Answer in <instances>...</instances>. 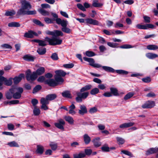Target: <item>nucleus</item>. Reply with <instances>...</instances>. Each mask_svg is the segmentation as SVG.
<instances>
[{"instance_id": "f257e3e1", "label": "nucleus", "mask_w": 158, "mask_h": 158, "mask_svg": "<svg viewBox=\"0 0 158 158\" xmlns=\"http://www.w3.org/2000/svg\"><path fill=\"white\" fill-rule=\"evenodd\" d=\"M31 8V6L28 2L24 0L21 2V8L17 11V15H33L36 14L35 10H29Z\"/></svg>"}, {"instance_id": "f03ea898", "label": "nucleus", "mask_w": 158, "mask_h": 158, "mask_svg": "<svg viewBox=\"0 0 158 158\" xmlns=\"http://www.w3.org/2000/svg\"><path fill=\"white\" fill-rule=\"evenodd\" d=\"M46 33L47 34L52 36V38H50L47 36L45 38V41L48 43L49 45L55 46L60 45L61 44L62 42V40L59 39L58 37L54 36V31H47Z\"/></svg>"}, {"instance_id": "7ed1b4c3", "label": "nucleus", "mask_w": 158, "mask_h": 158, "mask_svg": "<svg viewBox=\"0 0 158 158\" xmlns=\"http://www.w3.org/2000/svg\"><path fill=\"white\" fill-rule=\"evenodd\" d=\"M56 23L58 25H60L62 27L61 30L63 32L69 34L71 30L69 28L67 27L68 22L66 20H62L60 19H58L56 20Z\"/></svg>"}, {"instance_id": "20e7f679", "label": "nucleus", "mask_w": 158, "mask_h": 158, "mask_svg": "<svg viewBox=\"0 0 158 158\" xmlns=\"http://www.w3.org/2000/svg\"><path fill=\"white\" fill-rule=\"evenodd\" d=\"M55 73H56L54 76L55 79L57 81L63 83L64 80L62 77H64L67 73L62 70H56L55 71Z\"/></svg>"}, {"instance_id": "39448f33", "label": "nucleus", "mask_w": 158, "mask_h": 158, "mask_svg": "<svg viewBox=\"0 0 158 158\" xmlns=\"http://www.w3.org/2000/svg\"><path fill=\"white\" fill-rule=\"evenodd\" d=\"M14 92L13 94V97L15 99H19L21 97V94L23 92V89L21 87L14 88Z\"/></svg>"}, {"instance_id": "423d86ee", "label": "nucleus", "mask_w": 158, "mask_h": 158, "mask_svg": "<svg viewBox=\"0 0 158 158\" xmlns=\"http://www.w3.org/2000/svg\"><path fill=\"white\" fill-rule=\"evenodd\" d=\"M83 59L85 61L89 62V65L94 67L101 68L102 67L101 65L98 63H94V60L93 58L84 57Z\"/></svg>"}, {"instance_id": "0eeeda50", "label": "nucleus", "mask_w": 158, "mask_h": 158, "mask_svg": "<svg viewBox=\"0 0 158 158\" xmlns=\"http://www.w3.org/2000/svg\"><path fill=\"white\" fill-rule=\"evenodd\" d=\"M45 82L46 84L50 86H56L62 83L60 81H57L55 79H53L47 80L45 81Z\"/></svg>"}, {"instance_id": "6e6552de", "label": "nucleus", "mask_w": 158, "mask_h": 158, "mask_svg": "<svg viewBox=\"0 0 158 158\" xmlns=\"http://www.w3.org/2000/svg\"><path fill=\"white\" fill-rule=\"evenodd\" d=\"M65 124V122L61 118L58 119L57 122L54 123V125L56 127L62 130H64V126Z\"/></svg>"}, {"instance_id": "1a4fd4ad", "label": "nucleus", "mask_w": 158, "mask_h": 158, "mask_svg": "<svg viewBox=\"0 0 158 158\" xmlns=\"http://www.w3.org/2000/svg\"><path fill=\"white\" fill-rule=\"evenodd\" d=\"M28 71H29V73H27L26 76L27 80L28 81L30 80L33 81L35 80L37 77L35 72H33L32 74H31L29 70Z\"/></svg>"}, {"instance_id": "9d476101", "label": "nucleus", "mask_w": 158, "mask_h": 158, "mask_svg": "<svg viewBox=\"0 0 158 158\" xmlns=\"http://www.w3.org/2000/svg\"><path fill=\"white\" fill-rule=\"evenodd\" d=\"M155 105V102L153 101H148L142 105V107L143 109L152 108Z\"/></svg>"}, {"instance_id": "9b49d317", "label": "nucleus", "mask_w": 158, "mask_h": 158, "mask_svg": "<svg viewBox=\"0 0 158 158\" xmlns=\"http://www.w3.org/2000/svg\"><path fill=\"white\" fill-rule=\"evenodd\" d=\"M34 36H38V34L35 32L31 30L27 32H26L24 35V37L30 38H33Z\"/></svg>"}, {"instance_id": "f8f14e48", "label": "nucleus", "mask_w": 158, "mask_h": 158, "mask_svg": "<svg viewBox=\"0 0 158 158\" xmlns=\"http://www.w3.org/2000/svg\"><path fill=\"white\" fill-rule=\"evenodd\" d=\"M87 113V110L85 106L84 105H80V109L78 111V113L81 115H83Z\"/></svg>"}, {"instance_id": "ddd939ff", "label": "nucleus", "mask_w": 158, "mask_h": 158, "mask_svg": "<svg viewBox=\"0 0 158 158\" xmlns=\"http://www.w3.org/2000/svg\"><path fill=\"white\" fill-rule=\"evenodd\" d=\"M158 152V148H151L148 149L146 152V154L149 155L156 153ZM156 157H158V153L156 155Z\"/></svg>"}, {"instance_id": "4468645a", "label": "nucleus", "mask_w": 158, "mask_h": 158, "mask_svg": "<svg viewBox=\"0 0 158 158\" xmlns=\"http://www.w3.org/2000/svg\"><path fill=\"white\" fill-rule=\"evenodd\" d=\"M24 75L23 74H20L18 77H16L13 79L14 83L15 84H16L18 83L23 78H24Z\"/></svg>"}, {"instance_id": "2eb2a0df", "label": "nucleus", "mask_w": 158, "mask_h": 158, "mask_svg": "<svg viewBox=\"0 0 158 158\" xmlns=\"http://www.w3.org/2000/svg\"><path fill=\"white\" fill-rule=\"evenodd\" d=\"M14 93V88H11L9 89V91L6 94V97L8 99H10L13 97V93Z\"/></svg>"}, {"instance_id": "dca6fc26", "label": "nucleus", "mask_w": 158, "mask_h": 158, "mask_svg": "<svg viewBox=\"0 0 158 158\" xmlns=\"http://www.w3.org/2000/svg\"><path fill=\"white\" fill-rule=\"evenodd\" d=\"M23 58L25 60L28 61H33L35 58L34 57L30 54H27L24 55L23 57Z\"/></svg>"}, {"instance_id": "f3484780", "label": "nucleus", "mask_w": 158, "mask_h": 158, "mask_svg": "<svg viewBox=\"0 0 158 158\" xmlns=\"http://www.w3.org/2000/svg\"><path fill=\"white\" fill-rule=\"evenodd\" d=\"M100 138L97 137L93 140L92 142L95 147L98 148L101 145V143L100 142Z\"/></svg>"}, {"instance_id": "a211bd4d", "label": "nucleus", "mask_w": 158, "mask_h": 158, "mask_svg": "<svg viewBox=\"0 0 158 158\" xmlns=\"http://www.w3.org/2000/svg\"><path fill=\"white\" fill-rule=\"evenodd\" d=\"M86 22L87 24H89L94 25H97L99 23L98 21L97 20L91 18L86 19Z\"/></svg>"}, {"instance_id": "6ab92c4d", "label": "nucleus", "mask_w": 158, "mask_h": 158, "mask_svg": "<svg viewBox=\"0 0 158 158\" xmlns=\"http://www.w3.org/2000/svg\"><path fill=\"white\" fill-rule=\"evenodd\" d=\"M134 124V123L130 122L128 123H125L121 124L119 126V127L121 128L128 127L133 126Z\"/></svg>"}, {"instance_id": "aec40b11", "label": "nucleus", "mask_w": 158, "mask_h": 158, "mask_svg": "<svg viewBox=\"0 0 158 158\" xmlns=\"http://www.w3.org/2000/svg\"><path fill=\"white\" fill-rule=\"evenodd\" d=\"M13 78H10L9 79H7L5 77L3 80H2V82H4L5 85L7 86H10L11 85L12 83Z\"/></svg>"}, {"instance_id": "412c9836", "label": "nucleus", "mask_w": 158, "mask_h": 158, "mask_svg": "<svg viewBox=\"0 0 158 158\" xmlns=\"http://www.w3.org/2000/svg\"><path fill=\"white\" fill-rule=\"evenodd\" d=\"M45 69L44 67H40L36 71L35 73L36 75H40L43 74L45 72Z\"/></svg>"}, {"instance_id": "4be33fe9", "label": "nucleus", "mask_w": 158, "mask_h": 158, "mask_svg": "<svg viewBox=\"0 0 158 158\" xmlns=\"http://www.w3.org/2000/svg\"><path fill=\"white\" fill-rule=\"evenodd\" d=\"M101 68H102L104 70L107 72L114 73L115 72V70L110 67L102 66Z\"/></svg>"}, {"instance_id": "5701e85b", "label": "nucleus", "mask_w": 158, "mask_h": 158, "mask_svg": "<svg viewBox=\"0 0 158 158\" xmlns=\"http://www.w3.org/2000/svg\"><path fill=\"white\" fill-rule=\"evenodd\" d=\"M44 151V147L41 145H37V150L36 151V152L40 154H42L43 153Z\"/></svg>"}, {"instance_id": "b1692460", "label": "nucleus", "mask_w": 158, "mask_h": 158, "mask_svg": "<svg viewBox=\"0 0 158 158\" xmlns=\"http://www.w3.org/2000/svg\"><path fill=\"white\" fill-rule=\"evenodd\" d=\"M82 92H78L76 93L77 96H80L82 99H85L88 96L89 93L88 92H85L83 93Z\"/></svg>"}, {"instance_id": "393cba45", "label": "nucleus", "mask_w": 158, "mask_h": 158, "mask_svg": "<svg viewBox=\"0 0 158 158\" xmlns=\"http://www.w3.org/2000/svg\"><path fill=\"white\" fill-rule=\"evenodd\" d=\"M69 114L74 115L76 114V112L74 110V109L75 108V106L74 104H72L69 106Z\"/></svg>"}, {"instance_id": "a878e982", "label": "nucleus", "mask_w": 158, "mask_h": 158, "mask_svg": "<svg viewBox=\"0 0 158 158\" xmlns=\"http://www.w3.org/2000/svg\"><path fill=\"white\" fill-rule=\"evenodd\" d=\"M146 56L149 59H153L158 57L157 54L152 53H148L146 54Z\"/></svg>"}, {"instance_id": "bb28decb", "label": "nucleus", "mask_w": 158, "mask_h": 158, "mask_svg": "<svg viewBox=\"0 0 158 158\" xmlns=\"http://www.w3.org/2000/svg\"><path fill=\"white\" fill-rule=\"evenodd\" d=\"M64 118L65 120L70 124H73L74 123V120L73 118L69 116H66Z\"/></svg>"}, {"instance_id": "cd10ccee", "label": "nucleus", "mask_w": 158, "mask_h": 158, "mask_svg": "<svg viewBox=\"0 0 158 158\" xmlns=\"http://www.w3.org/2000/svg\"><path fill=\"white\" fill-rule=\"evenodd\" d=\"M85 156V154L83 152H81L78 154H75L73 155L74 158H82Z\"/></svg>"}, {"instance_id": "c85d7f7f", "label": "nucleus", "mask_w": 158, "mask_h": 158, "mask_svg": "<svg viewBox=\"0 0 158 158\" xmlns=\"http://www.w3.org/2000/svg\"><path fill=\"white\" fill-rule=\"evenodd\" d=\"M83 139L85 144H88L91 141L90 137L87 134H85L83 136Z\"/></svg>"}, {"instance_id": "c756f323", "label": "nucleus", "mask_w": 158, "mask_h": 158, "mask_svg": "<svg viewBox=\"0 0 158 158\" xmlns=\"http://www.w3.org/2000/svg\"><path fill=\"white\" fill-rule=\"evenodd\" d=\"M8 26L11 27H19L20 26V24L18 22H12L8 24Z\"/></svg>"}, {"instance_id": "7c9ffc66", "label": "nucleus", "mask_w": 158, "mask_h": 158, "mask_svg": "<svg viewBox=\"0 0 158 158\" xmlns=\"http://www.w3.org/2000/svg\"><path fill=\"white\" fill-rule=\"evenodd\" d=\"M147 48L149 50H156L158 49V46L153 44L149 45L147 46Z\"/></svg>"}, {"instance_id": "2f4dec72", "label": "nucleus", "mask_w": 158, "mask_h": 158, "mask_svg": "<svg viewBox=\"0 0 158 158\" xmlns=\"http://www.w3.org/2000/svg\"><path fill=\"white\" fill-rule=\"evenodd\" d=\"M62 96L64 98H71V94L70 91L68 90H66L63 92L62 93Z\"/></svg>"}, {"instance_id": "473e14b6", "label": "nucleus", "mask_w": 158, "mask_h": 158, "mask_svg": "<svg viewBox=\"0 0 158 158\" xmlns=\"http://www.w3.org/2000/svg\"><path fill=\"white\" fill-rule=\"evenodd\" d=\"M46 99L48 101H51L55 99L56 97V95L55 94H49L46 96Z\"/></svg>"}, {"instance_id": "72a5a7b5", "label": "nucleus", "mask_w": 158, "mask_h": 158, "mask_svg": "<svg viewBox=\"0 0 158 158\" xmlns=\"http://www.w3.org/2000/svg\"><path fill=\"white\" fill-rule=\"evenodd\" d=\"M110 89L112 95L115 96H118L119 94L118 92V90L116 88H110Z\"/></svg>"}, {"instance_id": "f704fd0d", "label": "nucleus", "mask_w": 158, "mask_h": 158, "mask_svg": "<svg viewBox=\"0 0 158 158\" xmlns=\"http://www.w3.org/2000/svg\"><path fill=\"white\" fill-rule=\"evenodd\" d=\"M92 85H86L82 87L80 89V91L81 92H83L84 91L88 90L92 88Z\"/></svg>"}, {"instance_id": "c9c22d12", "label": "nucleus", "mask_w": 158, "mask_h": 158, "mask_svg": "<svg viewBox=\"0 0 158 158\" xmlns=\"http://www.w3.org/2000/svg\"><path fill=\"white\" fill-rule=\"evenodd\" d=\"M38 11L42 15L44 16H48L49 15V12L46 11L43 9H40L38 10Z\"/></svg>"}, {"instance_id": "e433bc0d", "label": "nucleus", "mask_w": 158, "mask_h": 158, "mask_svg": "<svg viewBox=\"0 0 158 158\" xmlns=\"http://www.w3.org/2000/svg\"><path fill=\"white\" fill-rule=\"evenodd\" d=\"M46 48H40L37 50V52L40 55L44 54L46 53Z\"/></svg>"}, {"instance_id": "4c0bfd02", "label": "nucleus", "mask_w": 158, "mask_h": 158, "mask_svg": "<svg viewBox=\"0 0 158 158\" xmlns=\"http://www.w3.org/2000/svg\"><path fill=\"white\" fill-rule=\"evenodd\" d=\"M7 144L10 147H19V145L17 143H16L15 141H13L11 142L8 143Z\"/></svg>"}, {"instance_id": "58836bf2", "label": "nucleus", "mask_w": 158, "mask_h": 158, "mask_svg": "<svg viewBox=\"0 0 158 158\" xmlns=\"http://www.w3.org/2000/svg\"><path fill=\"white\" fill-rule=\"evenodd\" d=\"M15 14V12L14 10H12L11 11H7L5 13V15L6 16H11Z\"/></svg>"}, {"instance_id": "ea45409f", "label": "nucleus", "mask_w": 158, "mask_h": 158, "mask_svg": "<svg viewBox=\"0 0 158 158\" xmlns=\"http://www.w3.org/2000/svg\"><path fill=\"white\" fill-rule=\"evenodd\" d=\"M64 34L61 31L56 30L54 31V36L58 37L57 36H63Z\"/></svg>"}, {"instance_id": "a19ab883", "label": "nucleus", "mask_w": 158, "mask_h": 158, "mask_svg": "<svg viewBox=\"0 0 158 158\" xmlns=\"http://www.w3.org/2000/svg\"><path fill=\"white\" fill-rule=\"evenodd\" d=\"M49 146L53 150H55L57 147V144L56 143L51 142L49 144Z\"/></svg>"}, {"instance_id": "79ce46f5", "label": "nucleus", "mask_w": 158, "mask_h": 158, "mask_svg": "<svg viewBox=\"0 0 158 158\" xmlns=\"http://www.w3.org/2000/svg\"><path fill=\"white\" fill-rule=\"evenodd\" d=\"M101 149L102 151L104 152H108L110 151V148L107 145L105 144L101 148Z\"/></svg>"}, {"instance_id": "37998d69", "label": "nucleus", "mask_w": 158, "mask_h": 158, "mask_svg": "<svg viewBox=\"0 0 158 158\" xmlns=\"http://www.w3.org/2000/svg\"><path fill=\"white\" fill-rule=\"evenodd\" d=\"M48 100L46 99V97L45 98H42L40 100V103L42 104H49Z\"/></svg>"}, {"instance_id": "c03bdc74", "label": "nucleus", "mask_w": 158, "mask_h": 158, "mask_svg": "<svg viewBox=\"0 0 158 158\" xmlns=\"http://www.w3.org/2000/svg\"><path fill=\"white\" fill-rule=\"evenodd\" d=\"M134 93L132 92H130L128 93L124 96V99L127 100L130 98L134 95Z\"/></svg>"}, {"instance_id": "a18cd8bd", "label": "nucleus", "mask_w": 158, "mask_h": 158, "mask_svg": "<svg viewBox=\"0 0 158 158\" xmlns=\"http://www.w3.org/2000/svg\"><path fill=\"white\" fill-rule=\"evenodd\" d=\"M99 92V89L98 88H96L92 89L90 91V94L92 95H95Z\"/></svg>"}, {"instance_id": "49530a36", "label": "nucleus", "mask_w": 158, "mask_h": 158, "mask_svg": "<svg viewBox=\"0 0 158 158\" xmlns=\"http://www.w3.org/2000/svg\"><path fill=\"white\" fill-rule=\"evenodd\" d=\"M116 139L119 144H123L125 142V140L124 139L122 138L117 137Z\"/></svg>"}, {"instance_id": "de8ad7c7", "label": "nucleus", "mask_w": 158, "mask_h": 158, "mask_svg": "<svg viewBox=\"0 0 158 158\" xmlns=\"http://www.w3.org/2000/svg\"><path fill=\"white\" fill-rule=\"evenodd\" d=\"M33 22L37 25L40 26H43L44 25L39 20L36 19L33 20Z\"/></svg>"}, {"instance_id": "09e8293b", "label": "nucleus", "mask_w": 158, "mask_h": 158, "mask_svg": "<svg viewBox=\"0 0 158 158\" xmlns=\"http://www.w3.org/2000/svg\"><path fill=\"white\" fill-rule=\"evenodd\" d=\"M41 89V86L40 85H37L33 89L32 92L35 93Z\"/></svg>"}, {"instance_id": "8fccbe9b", "label": "nucleus", "mask_w": 158, "mask_h": 158, "mask_svg": "<svg viewBox=\"0 0 158 158\" xmlns=\"http://www.w3.org/2000/svg\"><path fill=\"white\" fill-rule=\"evenodd\" d=\"M116 72L119 74L127 75L128 73V72L122 70H117Z\"/></svg>"}, {"instance_id": "3c124183", "label": "nucleus", "mask_w": 158, "mask_h": 158, "mask_svg": "<svg viewBox=\"0 0 158 158\" xmlns=\"http://www.w3.org/2000/svg\"><path fill=\"white\" fill-rule=\"evenodd\" d=\"M119 47L121 48L128 49L133 48L134 47V46H133L130 44H126L122 45L120 46Z\"/></svg>"}, {"instance_id": "603ef678", "label": "nucleus", "mask_w": 158, "mask_h": 158, "mask_svg": "<svg viewBox=\"0 0 158 158\" xmlns=\"http://www.w3.org/2000/svg\"><path fill=\"white\" fill-rule=\"evenodd\" d=\"M92 5L95 7H100L102 6L103 4L102 3H98V1H96L93 2Z\"/></svg>"}, {"instance_id": "864d4df0", "label": "nucleus", "mask_w": 158, "mask_h": 158, "mask_svg": "<svg viewBox=\"0 0 158 158\" xmlns=\"http://www.w3.org/2000/svg\"><path fill=\"white\" fill-rule=\"evenodd\" d=\"M85 54L87 56L89 57H92L95 56V53L92 51H87L86 52Z\"/></svg>"}, {"instance_id": "5fc2aeb1", "label": "nucleus", "mask_w": 158, "mask_h": 158, "mask_svg": "<svg viewBox=\"0 0 158 158\" xmlns=\"http://www.w3.org/2000/svg\"><path fill=\"white\" fill-rule=\"evenodd\" d=\"M51 58L54 60H57L59 59L57 54L56 53H52Z\"/></svg>"}, {"instance_id": "6e6d98bb", "label": "nucleus", "mask_w": 158, "mask_h": 158, "mask_svg": "<svg viewBox=\"0 0 158 158\" xmlns=\"http://www.w3.org/2000/svg\"><path fill=\"white\" fill-rule=\"evenodd\" d=\"M74 64L73 63L64 64L63 66L65 68L70 69L73 67Z\"/></svg>"}, {"instance_id": "4d7b16f0", "label": "nucleus", "mask_w": 158, "mask_h": 158, "mask_svg": "<svg viewBox=\"0 0 158 158\" xmlns=\"http://www.w3.org/2000/svg\"><path fill=\"white\" fill-rule=\"evenodd\" d=\"M136 27L140 29H147L145 25H143L140 24H137L136 26Z\"/></svg>"}, {"instance_id": "13d9d810", "label": "nucleus", "mask_w": 158, "mask_h": 158, "mask_svg": "<svg viewBox=\"0 0 158 158\" xmlns=\"http://www.w3.org/2000/svg\"><path fill=\"white\" fill-rule=\"evenodd\" d=\"M45 22L47 24L53 23V21L52 19L48 18L45 17L44 18Z\"/></svg>"}, {"instance_id": "bf43d9fd", "label": "nucleus", "mask_w": 158, "mask_h": 158, "mask_svg": "<svg viewBox=\"0 0 158 158\" xmlns=\"http://www.w3.org/2000/svg\"><path fill=\"white\" fill-rule=\"evenodd\" d=\"M77 6L79 9L81 10L84 11H86V9L81 4L78 3L77 4Z\"/></svg>"}, {"instance_id": "052dcab7", "label": "nucleus", "mask_w": 158, "mask_h": 158, "mask_svg": "<svg viewBox=\"0 0 158 158\" xmlns=\"http://www.w3.org/2000/svg\"><path fill=\"white\" fill-rule=\"evenodd\" d=\"M107 45L110 47L112 48H117L118 44L117 43H114L110 42H108L107 43Z\"/></svg>"}, {"instance_id": "680f3d73", "label": "nucleus", "mask_w": 158, "mask_h": 158, "mask_svg": "<svg viewBox=\"0 0 158 158\" xmlns=\"http://www.w3.org/2000/svg\"><path fill=\"white\" fill-rule=\"evenodd\" d=\"M143 18L145 23H149L150 22L151 19L150 17L146 15H145L143 16Z\"/></svg>"}, {"instance_id": "e2e57ef3", "label": "nucleus", "mask_w": 158, "mask_h": 158, "mask_svg": "<svg viewBox=\"0 0 158 158\" xmlns=\"http://www.w3.org/2000/svg\"><path fill=\"white\" fill-rule=\"evenodd\" d=\"M33 113L35 115H38L40 113V110L39 109L35 108L33 110Z\"/></svg>"}, {"instance_id": "0e129e2a", "label": "nucleus", "mask_w": 158, "mask_h": 158, "mask_svg": "<svg viewBox=\"0 0 158 158\" xmlns=\"http://www.w3.org/2000/svg\"><path fill=\"white\" fill-rule=\"evenodd\" d=\"M98 111L97 108L96 107H93L90 109L89 112L90 114H93Z\"/></svg>"}, {"instance_id": "69168bd1", "label": "nucleus", "mask_w": 158, "mask_h": 158, "mask_svg": "<svg viewBox=\"0 0 158 158\" xmlns=\"http://www.w3.org/2000/svg\"><path fill=\"white\" fill-rule=\"evenodd\" d=\"M45 40H40L39 44V46H45L47 45V44L46 43Z\"/></svg>"}, {"instance_id": "338daca9", "label": "nucleus", "mask_w": 158, "mask_h": 158, "mask_svg": "<svg viewBox=\"0 0 158 158\" xmlns=\"http://www.w3.org/2000/svg\"><path fill=\"white\" fill-rule=\"evenodd\" d=\"M121 152L125 154V155H126L128 156H129L131 157H132L133 156V155L131 154V153L130 152L128 151H127L123 150L121 151Z\"/></svg>"}, {"instance_id": "774afa93", "label": "nucleus", "mask_w": 158, "mask_h": 158, "mask_svg": "<svg viewBox=\"0 0 158 158\" xmlns=\"http://www.w3.org/2000/svg\"><path fill=\"white\" fill-rule=\"evenodd\" d=\"M142 81L145 83H149L151 81V79L149 77H147L146 78H143L142 79Z\"/></svg>"}]
</instances>
